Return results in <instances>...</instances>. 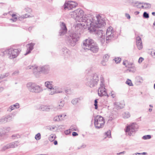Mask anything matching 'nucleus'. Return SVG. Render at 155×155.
I'll use <instances>...</instances> for the list:
<instances>
[{
	"label": "nucleus",
	"mask_w": 155,
	"mask_h": 155,
	"mask_svg": "<svg viewBox=\"0 0 155 155\" xmlns=\"http://www.w3.org/2000/svg\"><path fill=\"white\" fill-rule=\"evenodd\" d=\"M84 11L80 8L70 12L72 18H75L78 21L84 22L86 27L93 20V15L88 14L85 15L84 17Z\"/></svg>",
	"instance_id": "1"
},
{
	"label": "nucleus",
	"mask_w": 155,
	"mask_h": 155,
	"mask_svg": "<svg viewBox=\"0 0 155 155\" xmlns=\"http://www.w3.org/2000/svg\"><path fill=\"white\" fill-rule=\"evenodd\" d=\"M80 37V35L78 33L71 32L66 35L65 41L66 43L68 46H74L78 41Z\"/></svg>",
	"instance_id": "2"
},
{
	"label": "nucleus",
	"mask_w": 155,
	"mask_h": 155,
	"mask_svg": "<svg viewBox=\"0 0 155 155\" xmlns=\"http://www.w3.org/2000/svg\"><path fill=\"white\" fill-rule=\"evenodd\" d=\"M93 20H92L88 25L86 27V28H87L90 33L93 34H95L99 38L100 36L104 35H103V31L102 30L99 29L98 28H97V26L95 25H94Z\"/></svg>",
	"instance_id": "3"
},
{
	"label": "nucleus",
	"mask_w": 155,
	"mask_h": 155,
	"mask_svg": "<svg viewBox=\"0 0 155 155\" xmlns=\"http://www.w3.org/2000/svg\"><path fill=\"white\" fill-rule=\"evenodd\" d=\"M28 67L29 69H31V67L33 68V73L35 75H36V74L37 73L48 74L50 70V67L48 65H45L39 67L33 66H31V67L28 66ZM36 77H37L38 76H36Z\"/></svg>",
	"instance_id": "4"
},
{
	"label": "nucleus",
	"mask_w": 155,
	"mask_h": 155,
	"mask_svg": "<svg viewBox=\"0 0 155 155\" xmlns=\"http://www.w3.org/2000/svg\"><path fill=\"white\" fill-rule=\"evenodd\" d=\"M2 55L7 54L9 58L13 59L16 58L18 55L20 51L18 49L10 48L4 51L2 50Z\"/></svg>",
	"instance_id": "5"
},
{
	"label": "nucleus",
	"mask_w": 155,
	"mask_h": 155,
	"mask_svg": "<svg viewBox=\"0 0 155 155\" xmlns=\"http://www.w3.org/2000/svg\"><path fill=\"white\" fill-rule=\"evenodd\" d=\"M94 120V125L96 128L100 129L104 126L105 120L104 118L101 115H97L95 116Z\"/></svg>",
	"instance_id": "6"
},
{
	"label": "nucleus",
	"mask_w": 155,
	"mask_h": 155,
	"mask_svg": "<svg viewBox=\"0 0 155 155\" xmlns=\"http://www.w3.org/2000/svg\"><path fill=\"white\" fill-rule=\"evenodd\" d=\"M138 128V126L136 123H132L129 125H127L125 129L126 134L130 136L133 134L135 133Z\"/></svg>",
	"instance_id": "7"
},
{
	"label": "nucleus",
	"mask_w": 155,
	"mask_h": 155,
	"mask_svg": "<svg viewBox=\"0 0 155 155\" xmlns=\"http://www.w3.org/2000/svg\"><path fill=\"white\" fill-rule=\"evenodd\" d=\"M27 87L31 92L39 93L42 91L41 87L35 83L29 82L27 84Z\"/></svg>",
	"instance_id": "8"
},
{
	"label": "nucleus",
	"mask_w": 155,
	"mask_h": 155,
	"mask_svg": "<svg viewBox=\"0 0 155 155\" xmlns=\"http://www.w3.org/2000/svg\"><path fill=\"white\" fill-rule=\"evenodd\" d=\"M78 5V4L76 2L70 1H66L63 6L65 9L67 8L69 10H71L73 8H75Z\"/></svg>",
	"instance_id": "9"
},
{
	"label": "nucleus",
	"mask_w": 155,
	"mask_h": 155,
	"mask_svg": "<svg viewBox=\"0 0 155 155\" xmlns=\"http://www.w3.org/2000/svg\"><path fill=\"white\" fill-rule=\"evenodd\" d=\"M83 48L85 50L86 49L90 50L91 51L94 53H96L99 50V47L96 42H95V43L93 44L88 48H87L85 47H83Z\"/></svg>",
	"instance_id": "10"
},
{
	"label": "nucleus",
	"mask_w": 155,
	"mask_h": 155,
	"mask_svg": "<svg viewBox=\"0 0 155 155\" xmlns=\"http://www.w3.org/2000/svg\"><path fill=\"white\" fill-rule=\"evenodd\" d=\"M106 42L108 43L110 42L112 40H114L115 36L114 32H110L108 31V29H107L106 32Z\"/></svg>",
	"instance_id": "11"
},
{
	"label": "nucleus",
	"mask_w": 155,
	"mask_h": 155,
	"mask_svg": "<svg viewBox=\"0 0 155 155\" xmlns=\"http://www.w3.org/2000/svg\"><path fill=\"white\" fill-rule=\"evenodd\" d=\"M95 42H96L92 39L88 38L83 41V46L87 47V48H88Z\"/></svg>",
	"instance_id": "12"
},
{
	"label": "nucleus",
	"mask_w": 155,
	"mask_h": 155,
	"mask_svg": "<svg viewBox=\"0 0 155 155\" xmlns=\"http://www.w3.org/2000/svg\"><path fill=\"white\" fill-rule=\"evenodd\" d=\"M67 31V29L65 24L62 22L61 25V28L59 31V35L60 36H63L65 34Z\"/></svg>",
	"instance_id": "13"
},
{
	"label": "nucleus",
	"mask_w": 155,
	"mask_h": 155,
	"mask_svg": "<svg viewBox=\"0 0 155 155\" xmlns=\"http://www.w3.org/2000/svg\"><path fill=\"white\" fill-rule=\"evenodd\" d=\"M94 17L93 15V22H94V25H95L97 26V28H101L102 27H104L105 23L103 20H100L97 18V21L95 22V20L94 19Z\"/></svg>",
	"instance_id": "14"
},
{
	"label": "nucleus",
	"mask_w": 155,
	"mask_h": 155,
	"mask_svg": "<svg viewBox=\"0 0 155 155\" xmlns=\"http://www.w3.org/2000/svg\"><path fill=\"white\" fill-rule=\"evenodd\" d=\"M18 143V141H16L14 142L10 143L3 147L2 149L3 150H5L9 148H15L17 146Z\"/></svg>",
	"instance_id": "15"
},
{
	"label": "nucleus",
	"mask_w": 155,
	"mask_h": 155,
	"mask_svg": "<svg viewBox=\"0 0 155 155\" xmlns=\"http://www.w3.org/2000/svg\"><path fill=\"white\" fill-rule=\"evenodd\" d=\"M98 91V95L100 97L106 96H107L108 97V96L107 92L106 89L105 88H101V89H99Z\"/></svg>",
	"instance_id": "16"
},
{
	"label": "nucleus",
	"mask_w": 155,
	"mask_h": 155,
	"mask_svg": "<svg viewBox=\"0 0 155 155\" xmlns=\"http://www.w3.org/2000/svg\"><path fill=\"white\" fill-rule=\"evenodd\" d=\"M54 109V107L51 106L41 105L39 107V109L43 111H49L51 110Z\"/></svg>",
	"instance_id": "17"
},
{
	"label": "nucleus",
	"mask_w": 155,
	"mask_h": 155,
	"mask_svg": "<svg viewBox=\"0 0 155 155\" xmlns=\"http://www.w3.org/2000/svg\"><path fill=\"white\" fill-rule=\"evenodd\" d=\"M97 84V82L96 81H93L92 79H91V78L89 81H88L86 83V85L90 87H93Z\"/></svg>",
	"instance_id": "18"
},
{
	"label": "nucleus",
	"mask_w": 155,
	"mask_h": 155,
	"mask_svg": "<svg viewBox=\"0 0 155 155\" xmlns=\"http://www.w3.org/2000/svg\"><path fill=\"white\" fill-rule=\"evenodd\" d=\"M10 118V116H7V117H3L2 118L0 119V124H2L3 123H5L7 122L8 120H9L10 119L9 118Z\"/></svg>",
	"instance_id": "19"
},
{
	"label": "nucleus",
	"mask_w": 155,
	"mask_h": 155,
	"mask_svg": "<svg viewBox=\"0 0 155 155\" xmlns=\"http://www.w3.org/2000/svg\"><path fill=\"white\" fill-rule=\"evenodd\" d=\"M52 81H47L45 82V85L46 87L50 90H54L52 86Z\"/></svg>",
	"instance_id": "20"
},
{
	"label": "nucleus",
	"mask_w": 155,
	"mask_h": 155,
	"mask_svg": "<svg viewBox=\"0 0 155 155\" xmlns=\"http://www.w3.org/2000/svg\"><path fill=\"white\" fill-rule=\"evenodd\" d=\"M143 80L142 77L138 76L136 77L135 78V84L137 85H139L143 82Z\"/></svg>",
	"instance_id": "21"
},
{
	"label": "nucleus",
	"mask_w": 155,
	"mask_h": 155,
	"mask_svg": "<svg viewBox=\"0 0 155 155\" xmlns=\"http://www.w3.org/2000/svg\"><path fill=\"white\" fill-rule=\"evenodd\" d=\"M61 54L64 55H66L69 54V51L68 49L66 47L63 48L61 50Z\"/></svg>",
	"instance_id": "22"
},
{
	"label": "nucleus",
	"mask_w": 155,
	"mask_h": 155,
	"mask_svg": "<svg viewBox=\"0 0 155 155\" xmlns=\"http://www.w3.org/2000/svg\"><path fill=\"white\" fill-rule=\"evenodd\" d=\"M19 107V104L18 103H16L15 104L12 105L10 106L9 109H8V111H11L12 110H14L15 108H18Z\"/></svg>",
	"instance_id": "23"
},
{
	"label": "nucleus",
	"mask_w": 155,
	"mask_h": 155,
	"mask_svg": "<svg viewBox=\"0 0 155 155\" xmlns=\"http://www.w3.org/2000/svg\"><path fill=\"white\" fill-rule=\"evenodd\" d=\"M91 79H92L93 81H96L97 82V84L98 81H99L98 75L96 73L93 74Z\"/></svg>",
	"instance_id": "24"
},
{
	"label": "nucleus",
	"mask_w": 155,
	"mask_h": 155,
	"mask_svg": "<svg viewBox=\"0 0 155 155\" xmlns=\"http://www.w3.org/2000/svg\"><path fill=\"white\" fill-rule=\"evenodd\" d=\"M86 25L85 24L78 23L75 26V29L76 30H78L79 29H82L83 28V26H84Z\"/></svg>",
	"instance_id": "25"
},
{
	"label": "nucleus",
	"mask_w": 155,
	"mask_h": 155,
	"mask_svg": "<svg viewBox=\"0 0 155 155\" xmlns=\"http://www.w3.org/2000/svg\"><path fill=\"white\" fill-rule=\"evenodd\" d=\"M137 46L139 50L142 49L143 48L142 43V41L140 42H136Z\"/></svg>",
	"instance_id": "26"
},
{
	"label": "nucleus",
	"mask_w": 155,
	"mask_h": 155,
	"mask_svg": "<svg viewBox=\"0 0 155 155\" xmlns=\"http://www.w3.org/2000/svg\"><path fill=\"white\" fill-rule=\"evenodd\" d=\"M105 35H102L100 36L99 38H100V40L102 44H103L105 41Z\"/></svg>",
	"instance_id": "27"
},
{
	"label": "nucleus",
	"mask_w": 155,
	"mask_h": 155,
	"mask_svg": "<svg viewBox=\"0 0 155 155\" xmlns=\"http://www.w3.org/2000/svg\"><path fill=\"white\" fill-rule=\"evenodd\" d=\"M56 137V136L51 134L49 137V140L51 142H53L55 140Z\"/></svg>",
	"instance_id": "28"
},
{
	"label": "nucleus",
	"mask_w": 155,
	"mask_h": 155,
	"mask_svg": "<svg viewBox=\"0 0 155 155\" xmlns=\"http://www.w3.org/2000/svg\"><path fill=\"white\" fill-rule=\"evenodd\" d=\"M136 71V68L134 66V67H131L130 68H128L126 71L127 72V71H129V72H131L132 73H134Z\"/></svg>",
	"instance_id": "29"
},
{
	"label": "nucleus",
	"mask_w": 155,
	"mask_h": 155,
	"mask_svg": "<svg viewBox=\"0 0 155 155\" xmlns=\"http://www.w3.org/2000/svg\"><path fill=\"white\" fill-rule=\"evenodd\" d=\"M125 83L129 86H133L134 85L131 81L129 79H127L125 82Z\"/></svg>",
	"instance_id": "30"
},
{
	"label": "nucleus",
	"mask_w": 155,
	"mask_h": 155,
	"mask_svg": "<svg viewBox=\"0 0 155 155\" xmlns=\"http://www.w3.org/2000/svg\"><path fill=\"white\" fill-rule=\"evenodd\" d=\"M35 45V43H29L28 44V45L29 46L28 48L31 49V50H33L34 48V46Z\"/></svg>",
	"instance_id": "31"
},
{
	"label": "nucleus",
	"mask_w": 155,
	"mask_h": 155,
	"mask_svg": "<svg viewBox=\"0 0 155 155\" xmlns=\"http://www.w3.org/2000/svg\"><path fill=\"white\" fill-rule=\"evenodd\" d=\"M151 137V135H147L143 136L142 137V139L145 140L150 139Z\"/></svg>",
	"instance_id": "32"
},
{
	"label": "nucleus",
	"mask_w": 155,
	"mask_h": 155,
	"mask_svg": "<svg viewBox=\"0 0 155 155\" xmlns=\"http://www.w3.org/2000/svg\"><path fill=\"white\" fill-rule=\"evenodd\" d=\"M143 17L144 18H148L149 17V14L146 12H144L143 14Z\"/></svg>",
	"instance_id": "33"
},
{
	"label": "nucleus",
	"mask_w": 155,
	"mask_h": 155,
	"mask_svg": "<svg viewBox=\"0 0 155 155\" xmlns=\"http://www.w3.org/2000/svg\"><path fill=\"white\" fill-rule=\"evenodd\" d=\"M98 99H95L94 101V105L95 106L94 108L96 110L98 109Z\"/></svg>",
	"instance_id": "34"
},
{
	"label": "nucleus",
	"mask_w": 155,
	"mask_h": 155,
	"mask_svg": "<svg viewBox=\"0 0 155 155\" xmlns=\"http://www.w3.org/2000/svg\"><path fill=\"white\" fill-rule=\"evenodd\" d=\"M35 138L37 140H38L40 139L41 138V135L40 133H39L36 134Z\"/></svg>",
	"instance_id": "35"
},
{
	"label": "nucleus",
	"mask_w": 155,
	"mask_h": 155,
	"mask_svg": "<svg viewBox=\"0 0 155 155\" xmlns=\"http://www.w3.org/2000/svg\"><path fill=\"white\" fill-rule=\"evenodd\" d=\"M78 102L77 98L73 99L71 101V103L74 105L76 104Z\"/></svg>",
	"instance_id": "36"
},
{
	"label": "nucleus",
	"mask_w": 155,
	"mask_h": 155,
	"mask_svg": "<svg viewBox=\"0 0 155 155\" xmlns=\"http://www.w3.org/2000/svg\"><path fill=\"white\" fill-rule=\"evenodd\" d=\"M121 58L120 57L116 58L114 59V61L116 63L118 64L121 61Z\"/></svg>",
	"instance_id": "37"
},
{
	"label": "nucleus",
	"mask_w": 155,
	"mask_h": 155,
	"mask_svg": "<svg viewBox=\"0 0 155 155\" xmlns=\"http://www.w3.org/2000/svg\"><path fill=\"white\" fill-rule=\"evenodd\" d=\"M109 56L107 54H106L103 56V60L105 61H107L109 58Z\"/></svg>",
	"instance_id": "38"
},
{
	"label": "nucleus",
	"mask_w": 155,
	"mask_h": 155,
	"mask_svg": "<svg viewBox=\"0 0 155 155\" xmlns=\"http://www.w3.org/2000/svg\"><path fill=\"white\" fill-rule=\"evenodd\" d=\"M143 5H146V7H145V9L150 8L151 7V4L149 3L145 2L144 3H143Z\"/></svg>",
	"instance_id": "39"
},
{
	"label": "nucleus",
	"mask_w": 155,
	"mask_h": 155,
	"mask_svg": "<svg viewBox=\"0 0 155 155\" xmlns=\"http://www.w3.org/2000/svg\"><path fill=\"white\" fill-rule=\"evenodd\" d=\"M105 135H106L109 138L111 137V132L110 130H109L107 132H106L105 133Z\"/></svg>",
	"instance_id": "40"
},
{
	"label": "nucleus",
	"mask_w": 155,
	"mask_h": 155,
	"mask_svg": "<svg viewBox=\"0 0 155 155\" xmlns=\"http://www.w3.org/2000/svg\"><path fill=\"white\" fill-rule=\"evenodd\" d=\"M130 117V113L128 112H125L124 115V118H128Z\"/></svg>",
	"instance_id": "41"
},
{
	"label": "nucleus",
	"mask_w": 155,
	"mask_h": 155,
	"mask_svg": "<svg viewBox=\"0 0 155 155\" xmlns=\"http://www.w3.org/2000/svg\"><path fill=\"white\" fill-rule=\"evenodd\" d=\"M25 11L27 12L31 13L32 12V9L29 8H25Z\"/></svg>",
	"instance_id": "42"
},
{
	"label": "nucleus",
	"mask_w": 155,
	"mask_h": 155,
	"mask_svg": "<svg viewBox=\"0 0 155 155\" xmlns=\"http://www.w3.org/2000/svg\"><path fill=\"white\" fill-rule=\"evenodd\" d=\"M71 131L70 129L66 130L64 131V133L66 135L70 134H71Z\"/></svg>",
	"instance_id": "43"
},
{
	"label": "nucleus",
	"mask_w": 155,
	"mask_h": 155,
	"mask_svg": "<svg viewBox=\"0 0 155 155\" xmlns=\"http://www.w3.org/2000/svg\"><path fill=\"white\" fill-rule=\"evenodd\" d=\"M105 87V84L104 82H101L100 84V87H99V89H101V88H103Z\"/></svg>",
	"instance_id": "44"
},
{
	"label": "nucleus",
	"mask_w": 155,
	"mask_h": 155,
	"mask_svg": "<svg viewBox=\"0 0 155 155\" xmlns=\"http://www.w3.org/2000/svg\"><path fill=\"white\" fill-rule=\"evenodd\" d=\"M12 137L13 139H15L16 137L18 138L20 137V136L18 134H15L12 135Z\"/></svg>",
	"instance_id": "45"
},
{
	"label": "nucleus",
	"mask_w": 155,
	"mask_h": 155,
	"mask_svg": "<svg viewBox=\"0 0 155 155\" xmlns=\"http://www.w3.org/2000/svg\"><path fill=\"white\" fill-rule=\"evenodd\" d=\"M133 65V64L132 63H131L130 64H128L127 65H126V67L128 68H129L132 67H134V66H132Z\"/></svg>",
	"instance_id": "46"
},
{
	"label": "nucleus",
	"mask_w": 155,
	"mask_h": 155,
	"mask_svg": "<svg viewBox=\"0 0 155 155\" xmlns=\"http://www.w3.org/2000/svg\"><path fill=\"white\" fill-rule=\"evenodd\" d=\"M71 130L73 131H76L77 128L76 127V126L75 125H72L71 127Z\"/></svg>",
	"instance_id": "47"
},
{
	"label": "nucleus",
	"mask_w": 155,
	"mask_h": 155,
	"mask_svg": "<svg viewBox=\"0 0 155 155\" xmlns=\"http://www.w3.org/2000/svg\"><path fill=\"white\" fill-rule=\"evenodd\" d=\"M32 50H31V49H29L28 48L27 49L26 53L25 54V55H26L27 54H29L31 53V51Z\"/></svg>",
	"instance_id": "48"
},
{
	"label": "nucleus",
	"mask_w": 155,
	"mask_h": 155,
	"mask_svg": "<svg viewBox=\"0 0 155 155\" xmlns=\"http://www.w3.org/2000/svg\"><path fill=\"white\" fill-rule=\"evenodd\" d=\"M114 104L115 107H118V108L120 109H122L123 108V107H121L118 104V103L115 102L114 103Z\"/></svg>",
	"instance_id": "49"
},
{
	"label": "nucleus",
	"mask_w": 155,
	"mask_h": 155,
	"mask_svg": "<svg viewBox=\"0 0 155 155\" xmlns=\"http://www.w3.org/2000/svg\"><path fill=\"white\" fill-rule=\"evenodd\" d=\"M136 42H137L142 41L141 38L139 36H138L136 38Z\"/></svg>",
	"instance_id": "50"
},
{
	"label": "nucleus",
	"mask_w": 155,
	"mask_h": 155,
	"mask_svg": "<svg viewBox=\"0 0 155 155\" xmlns=\"http://www.w3.org/2000/svg\"><path fill=\"white\" fill-rule=\"evenodd\" d=\"M144 3L145 2H140L139 3H138V2L136 1H133L132 2V4H137V3H138L139 4H143V3Z\"/></svg>",
	"instance_id": "51"
},
{
	"label": "nucleus",
	"mask_w": 155,
	"mask_h": 155,
	"mask_svg": "<svg viewBox=\"0 0 155 155\" xmlns=\"http://www.w3.org/2000/svg\"><path fill=\"white\" fill-rule=\"evenodd\" d=\"M64 101H61V102H60V104H59V106L61 107H60V108H61V107H63V106H64Z\"/></svg>",
	"instance_id": "52"
},
{
	"label": "nucleus",
	"mask_w": 155,
	"mask_h": 155,
	"mask_svg": "<svg viewBox=\"0 0 155 155\" xmlns=\"http://www.w3.org/2000/svg\"><path fill=\"white\" fill-rule=\"evenodd\" d=\"M30 16V15H29L28 14H25L24 15H22V18H27L29 17Z\"/></svg>",
	"instance_id": "53"
},
{
	"label": "nucleus",
	"mask_w": 155,
	"mask_h": 155,
	"mask_svg": "<svg viewBox=\"0 0 155 155\" xmlns=\"http://www.w3.org/2000/svg\"><path fill=\"white\" fill-rule=\"evenodd\" d=\"M6 133V132H2L0 131V138L3 136L5 135Z\"/></svg>",
	"instance_id": "54"
},
{
	"label": "nucleus",
	"mask_w": 155,
	"mask_h": 155,
	"mask_svg": "<svg viewBox=\"0 0 155 155\" xmlns=\"http://www.w3.org/2000/svg\"><path fill=\"white\" fill-rule=\"evenodd\" d=\"M144 58L142 57H140L138 59V62L139 63H141L144 60Z\"/></svg>",
	"instance_id": "55"
},
{
	"label": "nucleus",
	"mask_w": 155,
	"mask_h": 155,
	"mask_svg": "<svg viewBox=\"0 0 155 155\" xmlns=\"http://www.w3.org/2000/svg\"><path fill=\"white\" fill-rule=\"evenodd\" d=\"M18 20V18L17 17L13 18H11L10 19V20L12 21L13 22H16Z\"/></svg>",
	"instance_id": "56"
},
{
	"label": "nucleus",
	"mask_w": 155,
	"mask_h": 155,
	"mask_svg": "<svg viewBox=\"0 0 155 155\" xmlns=\"http://www.w3.org/2000/svg\"><path fill=\"white\" fill-rule=\"evenodd\" d=\"M86 147V145L84 144H82L81 146H80V147H78V149H81V148H84L85 147Z\"/></svg>",
	"instance_id": "57"
},
{
	"label": "nucleus",
	"mask_w": 155,
	"mask_h": 155,
	"mask_svg": "<svg viewBox=\"0 0 155 155\" xmlns=\"http://www.w3.org/2000/svg\"><path fill=\"white\" fill-rule=\"evenodd\" d=\"M107 29H108V31L109 32H114V30L112 27H109Z\"/></svg>",
	"instance_id": "58"
},
{
	"label": "nucleus",
	"mask_w": 155,
	"mask_h": 155,
	"mask_svg": "<svg viewBox=\"0 0 155 155\" xmlns=\"http://www.w3.org/2000/svg\"><path fill=\"white\" fill-rule=\"evenodd\" d=\"M9 75V74L8 73H6L5 74H4L3 76L2 75H1L2 77V79L4 78H5V77L8 76Z\"/></svg>",
	"instance_id": "59"
},
{
	"label": "nucleus",
	"mask_w": 155,
	"mask_h": 155,
	"mask_svg": "<svg viewBox=\"0 0 155 155\" xmlns=\"http://www.w3.org/2000/svg\"><path fill=\"white\" fill-rule=\"evenodd\" d=\"M9 75V74L8 73H6L5 74H4L3 76L2 75H1L2 77V79L4 78H5V77L8 76Z\"/></svg>",
	"instance_id": "60"
},
{
	"label": "nucleus",
	"mask_w": 155,
	"mask_h": 155,
	"mask_svg": "<svg viewBox=\"0 0 155 155\" xmlns=\"http://www.w3.org/2000/svg\"><path fill=\"white\" fill-rule=\"evenodd\" d=\"M9 75V74L8 73H6L5 74H4L3 76L2 75H1L2 77V79L4 78H5V77L8 76Z\"/></svg>",
	"instance_id": "61"
},
{
	"label": "nucleus",
	"mask_w": 155,
	"mask_h": 155,
	"mask_svg": "<svg viewBox=\"0 0 155 155\" xmlns=\"http://www.w3.org/2000/svg\"><path fill=\"white\" fill-rule=\"evenodd\" d=\"M72 135L73 137H75L78 135V134L77 132L74 131L72 132Z\"/></svg>",
	"instance_id": "62"
},
{
	"label": "nucleus",
	"mask_w": 155,
	"mask_h": 155,
	"mask_svg": "<svg viewBox=\"0 0 155 155\" xmlns=\"http://www.w3.org/2000/svg\"><path fill=\"white\" fill-rule=\"evenodd\" d=\"M125 16L128 19H130V15L126 13L125 14Z\"/></svg>",
	"instance_id": "63"
},
{
	"label": "nucleus",
	"mask_w": 155,
	"mask_h": 155,
	"mask_svg": "<svg viewBox=\"0 0 155 155\" xmlns=\"http://www.w3.org/2000/svg\"><path fill=\"white\" fill-rule=\"evenodd\" d=\"M125 151H124L122 152H120L119 153H117V155H120L121 154H124L125 153Z\"/></svg>",
	"instance_id": "64"
}]
</instances>
